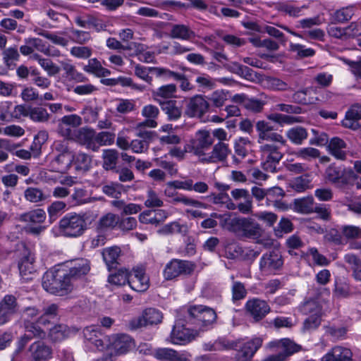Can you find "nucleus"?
<instances>
[{"label": "nucleus", "instance_id": "obj_48", "mask_svg": "<svg viewBox=\"0 0 361 361\" xmlns=\"http://www.w3.org/2000/svg\"><path fill=\"white\" fill-rule=\"evenodd\" d=\"M28 117L34 122L44 123L49 120V114L47 109L43 107L31 106Z\"/></svg>", "mask_w": 361, "mask_h": 361}, {"label": "nucleus", "instance_id": "obj_61", "mask_svg": "<svg viewBox=\"0 0 361 361\" xmlns=\"http://www.w3.org/2000/svg\"><path fill=\"white\" fill-rule=\"evenodd\" d=\"M50 77L58 75L61 71V68L54 63L50 59L43 58L39 64Z\"/></svg>", "mask_w": 361, "mask_h": 361}, {"label": "nucleus", "instance_id": "obj_10", "mask_svg": "<svg viewBox=\"0 0 361 361\" xmlns=\"http://www.w3.org/2000/svg\"><path fill=\"white\" fill-rule=\"evenodd\" d=\"M327 180L336 188L343 189L350 179L357 178L356 174L351 169H341L335 166H329L326 170Z\"/></svg>", "mask_w": 361, "mask_h": 361}, {"label": "nucleus", "instance_id": "obj_46", "mask_svg": "<svg viewBox=\"0 0 361 361\" xmlns=\"http://www.w3.org/2000/svg\"><path fill=\"white\" fill-rule=\"evenodd\" d=\"M47 330L49 331V337L55 342L63 340L70 333L68 326L63 324L54 325L50 329L47 328Z\"/></svg>", "mask_w": 361, "mask_h": 361}, {"label": "nucleus", "instance_id": "obj_43", "mask_svg": "<svg viewBox=\"0 0 361 361\" xmlns=\"http://www.w3.org/2000/svg\"><path fill=\"white\" fill-rule=\"evenodd\" d=\"M118 153L116 149H104L102 153L103 168L106 170H112L116 168Z\"/></svg>", "mask_w": 361, "mask_h": 361}, {"label": "nucleus", "instance_id": "obj_32", "mask_svg": "<svg viewBox=\"0 0 361 361\" xmlns=\"http://www.w3.org/2000/svg\"><path fill=\"white\" fill-rule=\"evenodd\" d=\"M169 35L173 39L190 41L195 37V34L188 26L176 24L171 26Z\"/></svg>", "mask_w": 361, "mask_h": 361}, {"label": "nucleus", "instance_id": "obj_36", "mask_svg": "<svg viewBox=\"0 0 361 361\" xmlns=\"http://www.w3.org/2000/svg\"><path fill=\"white\" fill-rule=\"evenodd\" d=\"M46 219V212L42 209H35L21 214L18 220L24 223L42 224Z\"/></svg>", "mask_w": 361, "mask_h": 361}, {"label": "nucleus", "instance_id": "obj_54", "mask_svg": "<svg viewBox=\"0 0 361 361\" xmlns=\"http://www.w3.org/2000/svg\"><path fill=\"white\" fill-rule=\"evenodd\" d=\"M66 204L63 201H54L47 208L51 221L56 220L66 209Z\"/></svg>", "mask_w": 361, "mask_h": 361}, {"label": "nucleus", "instance_id": "obj_63", "mask_svg": "<svg viewBox=\"0 0 361 361\" xmlns=\"http://www.w3.org/2000/svg\"><path fill=\"white\" fill-rule=\"evenodd\" d=\"M290 50L295 52L300 58L311 57L315 54V51L313 49L306 48L305 46L300 44L290 43Z\"/></svg>", "mask_w": 361, "mask_h": 361}, {"label": "nucleus", "instance_id": "obj_26", "mask_svg": "<svg viewBox=\"0 0 361 361\" xmlns=\"http://www.w3.org/2000/svg\"><path fill=\"white\" fill-rule=\"evenodd\" d=\"M153 356L160 361H190L185 354L180 353L169 348H161L154 350Z\"/></svg>", "mask_w": 361, "mask_h": 361}, {"label": "nucleus", "instance_id": "obj_6", "mask_svg": "<svg viewBox=\"0 0 361 361\" xmlns=\"http://www.w3.org/2000/svg\"><path fill=\"white\" fill-rule=\"evenodd\" d=\"M228 225L230 231L249 238H257L262 233L260 225L251 218L235 217Z\"/></svg>", "mask_w": 361, "mask_h": 361}, {"label": "nucleus", "instance_id": "obj_21", "mask_svg": "<svg viewBox=\"0 0 361 361\" xmlns=\"http://www.w3.org/2000/svg\"><path fill=\"white\" fill-rule=\"evenodd\" d=\"M66 267L68 269V279L72 281L86 275L90 270V262L83 258L76 259L67 262Z\"/></svg>", "mask_w": 361, "mask_h": 361}, {"label": "nucleus", "instance_id": "obj_45", "mask_svg": "<svg viewBox=\"0 0 361 361\" xmlns=\"http://www.w3.org/2000/svg\"><path fill=\"white\" fill-rule=\"evenodd\" d=\"M90 202L87 192L83 188H75L70 197L69 204L73 206H80Z\"/></svg>", "mask_w": 361, "mask_h": 361}, {"label": "nucleus", "instance_id": "obj_56", "mask_svg": "<svg viewBox=\"0 0 361 361\" xmlns=\"http://www.w3.org/2000/svg\"><path fill=\"white\" fill-rule=\"evenodd\" d=\"M355 6H349L337 10L334 14V18L338 23H344L351 19L355 13Z\"/></svg>", "mask_w": 361, "mask_h": 361}, {"label": "nucleus", "instance_id": "obj_58", "mask_svg": "<svg viewBox=\"0 0 361 361\" xmlns=\"http://www.w3.org/2000/svg\"><path fill=\"white\" fill-rule=\"evenodd\" d=\"M70 54L79 59H87L92 54V49L87 46H74L70 49Z\"/></svg>", "mask_w": 361, "mask_h": 361}, {"label": "nucleus", "instance_id": "obj_55", "mask_svg": "<svg viewBox=\"0 0 361 361\" xmlns=\"http://www.w3.org/2000/svg\"><path fill=\"white\" fill-rule=\"evenodd\" d=\"M295 155L300 159L310 161L313 159H317L320 156V152L319 149L307 147L298 149L295 152Z\"/></svg>", "mask_w": 361, "mask_h": 361}, {"label": "nucleus", "instance_id": "obj_53", "mask_svg": "<svg viewBox=\"0 0 361 361\" xmlns=\"http://www.w3.org/2000/svg\"><path fill=\"white\" fill-rule=\"evenodd\" d=\"M142 314L147 325L157 324L161 322L163 318L162 313L155 308H147L143 311Z\"/></svg>", "mask_w": 361, "mask_h": 361}, {"label": "nucleus", "instance_id": "obj_47", "mask_svg": "<svg viewBox=\"0 0 361 361\" xmlns=\"http://www.w3.org/2000/svg\"><path fill=\"white\" fill-rule=\"evenodd\" d=\"M24 197L31 203H38L46 199L43 191L36 187H28L26 188L24 191Z\"/></svg>", "mask_w": 361, "mask_h": 361}, {"label": "nucleus", "instance_id": "obj_1", "mask_svg": "<svg viewBox=\"0 0 361 361\" xmlns=\"http://www.w3.org/2000/svg\"><path fill=\"white\" fill-rule=\"evenodd\" d=\"M256 130L258 133L257 142L259 144L262 167L266 171L274 173L283 157L286 140L282 135L274 132V127L264 121L257 122Z\"/></svg>", "mask_w": 361, "mask_h": 361}, {"label": "nucleus", "instance_id": "obj_62", "mask_svg": "<svg viewBox=\"0 0 361 361\" xmlns=\"http://www.w3.org/2000/svg\"><path fill=\"white\" fill-rule=\"evenodd\" d=\"M115 134L110 132L103 131L97 134L95 133V142L101 146L111 145L114 143Z\"/></svg>", "mask_w": 361, "mask_h": 361}, {"label": "nucleus", "instance_id": "obj_30", "mask_svg": "<svg viewBox=\"0 0 361 361\" xmlns=\"http://www.w3.org/2000/svg\"><path fill=\"white\" fill-rule=\"evenodd\" d=\"M161 110L167 115L170 121H177L182 115V109L178 105L176 100H167L166 102H159Z\"/></svg>", "mask_w": 361, "mask_h": 361}, {"label": "nucleus", "instance_id": "obj_13", "mask_svg": "<svg viewBox=\"0 0 361 361\" xmlns=\"http://www.w3.org/2000/svg\"><path fill=\"white\" fill-rule=\"evenodd\" d=\"M245 309L254 322L262 321L271 312V307L267 301L257 298L248 300L245 305Z\"/></svg>", "mask_w": 361, "mask_h": 361}, {"label": "nucleus", "instance_id": "obj_41", "mask_svg": "<svg viewBox=\"0 0 361 361\" xmlns=\"http://www.w3.org/2000/svg\"><path fill=\"white\" fill-rule=\"evenodd\" d=\"M74 159L73 163L75 169L80 171H87L91 166L92 158L84 152L73 153Z\"/></svg>", "mask_w": 361, "mask_h": 361}, {"label": "nucleus", "instance_id": "obj_22", "mask_svg": "<svg viewBox=\"0 0 361 361\" xmlns=\"http://www.w3.org/2000/svg\"><path fill=\"white\" fill-rule=\"evenodd\" d=\"M230 153L228 145L224 142H218L212 147V150L203 158V162L219 163L224 161Z\"/></svg>", "mask_w": 361, "mask_h": 361}, {"label": "nucleus", "instance_id": "obj_39", "mask_svg": "<svg viewBox=\"0 0 361 361\" xmlns=\"http://www.w3.org/2000/svg\"><path fill=\"white\" fill-rule=\"evenodd\" d=\"M118 223V216L113 213L103 215L97 224V230L103 232L114 228Z\"/></svg>", "mask_w": 361, "mask_h": 361}, {"label": "nucleus", "instance_id": "obj_16", "mask_svg": "<svg viewBox=\"0 0 361 361\" xmlns=\"http://www.w3.org/2000/svg\"><path fill=\"white\" fill-rule=\"evenodd\" d=\"M282 265L281 256L274 251L264 254L259 260V270L263 275L275 274Z\"/></svg>", "mask_w": 361, "mask_h": 361}, {"label": "nucleus", "instance_id": "obj_14", "mask_svg": "<svg viewBox=\"0 0 361 361\" xmlns=\"http://www.w3.org/2000/svg\"><path fill=\"white\" fill-rule=\"evenodd\" d=\"M192 271L193 266L188 261L174 259L166 264L164 276L166 280H171L180 274H190Z\"/></svg>", "mask_w": 361, "mask_h": 361}, {"label": "nucleus", "instance_id": "obj_25", "mask_svg": "<svg viewBox=\"0 0 361 361\" xmlns=\"http://www.w3.org/2000/svg\"><path fill=\"white\" fill-rule=\"evenodd\" d=\"M159 114V109L157 106L148 104L145 106L142 109V116L146 119L137 123V128H154L157 126L156 119Z\"/></svg>", "mask_w": 361, "mask_h": 361}, {"label": "nucleus", "instance_id": "obj_4", "mask_svg": "<svg viewBox=\"0 0 361 361\" xmlns=\"http://www.w3.org/2000/svg\"><path fill=\"white\" fill-rule=\"evenodd\" d=\"M54 150L57 153L51 160L49 167L52 171L66 173L71 166L74 159L66 140H58L54 143Z\"/></svg>", "mask_w": 361, "mask_h": 361}, {"label": "nucleus", "instance_id": "obj_33", "mask_svg": "<svg viewBox=\"0 0 361 361\" xmlns=\"http://www.w3.org/2000/svg\"><path fill=\"white\" fill-rule=\"evenodd\" d=\"M173 185L176 188L187 191H195L197 193H205L209 190V185L203 181H198L194 183L190 178L184 180L183 182H176Z\"/></svg>", "mask_w": 361, "mask_h": 361}, {"label": "nucleus", "instance_id": "obj_35", "mask_svg": "<svg viewBox=\"0 0 361 361\" xmlns=\"http://www.w3.org/2000/svg\"><path fill=\"white\" fill-rule=\"evenodd\" d=\"M83 71L97 77H106L111 74V71L104 68L101 63L95 58L89 59L87 64L83 66Z\"/></svg>", "mask_w": 361, "mask_h": 361}, {"label": "nucleus", "instance_id": "obj_5", "mask_svg": "<svg viewBox=\"0 0 361 361\" xmlns=\"http://www.w3.org/2000/svg\"><path fill=\"white\" fill-rule=\"evenodd\" d=\"M190 322L202 331H207L212 328L216 322L217 315L212 309L204 305H193L188 310Z\"/></svg>", "mask_w": 361, "mask_h": 361}, {"label": "nucleus", "instance_id": "obj_20", "mask_svg": "<svg viewBox=\"0 0 361 361\" xmlns=\"http://www.w3.org/2000/svg\"><path fill=\"white\" fill-rule=\"evenodd\" d=\"M128 284L133 290L137 292H144L148 289L149 279L142 267H135L129 273Z\"/></svg>", "mask_w": 361, "mask_h": 361}, {"label": "nucleus", "instance_id": "obj_50", "mask_svg": "<svg viewBox=\"0 0 361 361\" xmlns=\"http://www.w3.org/2000/svg\"><path fill=\"white\" fill-rule=\"evenodd\" d=\"M233 281L231 286L232 300L233 302L244 299L247 295V290L245 285L240 282L234 281V276H231Z\"/></svg>", "mask_w": 361, "mask_h": 361}, {"label": "nucleus", "instance_id": "obj_24", "mask_svg": "<svg viewBox=\"0 0 361 361\" xmlns=\"http://www.w3.org/2000/svg\"><path fill=\"white\" fill-rule=\"evenodd\" d=\"M75 137L82 145L94 152L99 150V145L95 142V132L93 130L82 128L75 133Z\"/></svg>", "mask_w": 361, "mask_h": 361}, {"label": "nucleus", "instance_id": "obj_49", "mask_svg": "<svg viewBox=\"0 0 361 361\" xmlns=\"http://www.w3.org/2000/svg\"><path fill=\"white\" fill-rule=\"evenodd\" d=\"M4 62L8 69H13L16 66L14 61H18L20 54L16 47H9L3 52Z\"/></svg>", "mask_w": 361, "mask_h": 361}, {"label": "nucleus", "instance_id": "obj_31", "mask_svg": "<svg viewBox=\"0 0 361 361\" xmlns=\"http://www.w3.org/2000/svg\"><path fill=\"white\" fill-rule=\"evenodd\" d=\"M347 145L345 141L338 137H333L328 145L330 154L336 159L345 160L346 158V152L345 149Z\"/></svg>", "mask_w": 361, "mask_h": 361}, {"label": "nucleus", "instance_id": "obj_60", "mask_svg": "<svg viewBox=\"0 0 361 361\" xmlns=\"http://www.w3.org/2000/svg\"><path fill=\"white\" fill-rule=\"evenodd\" d=\"M145 205L149 208L161 207L164 206V201L155 191L149 190L147 191Z\"/></svg>", "mask_w": 361, "mask_h": 361}, {"label": "nucleus", "instance_id": "obj_18", "mask_svg": "<svg viewBox=\"0 0 361 361\" xmlns=\"http://www.w3.org/2000/svg\"><path fill=\"white\" fill-rule=\"evenodd\" d=\"M197 336V331L185 328L184 324L176 322L171 333L170 339L173 344L185 345L194 340Z\"/></svg>", "mask_w": 361, "mask_h": 361}, {"label": "nucleus", "instance_id": "obj_40", "mask_svg": "<svg viewBox=\"0 0 361 361\" xmlns=\"http://www.w3.org/2000/svg\"><path fill=\"white\" fill-rule=\"evenodd\" d=\"M315 203L312 196L295 199L294 200V209L301 214H311L314 212Z\"/></svg>", "mask_w": 361, "mask_h": 361}, {"label": "nucleus", "instance_id": "obj_42", "mask_svg": "<svg viewBox=\"0 0 361 361\" xmlns=\"http://www.w3.org/2000/svg\"><path fill=\"white\" fill-rule=\"evenodd\" d=\"M158 233L161 235L180 233L185 235L188 233V226L185 224H180L178 221H173L165 224L162 228L158 230Z\"/></svg>", "mask_w": 361, "mask_h": 361}, {"label": "nucleus", "instance_id": "obj_29", "mask_svg": "<svg viewBox=\"0 0 361 361\" xmlns=\"http://www.w3.org/2000/svg\"><path fill=\"white\" fill-rule=\"evenodd\" d=\"M177 87L175 84H168L158 87L152 92V98L159 104V102L171 100L175 97Z\"/></svg>", "mask_w": 361, "mask_h": 361}, {"label": "nucleus", "instance_id": "obj_52", "mask_svg": "<svg viewBox=\"0 0 361 361\" xmlns=\"http://www.w3.org/2000/svg\"><path fill=\"white\" fill-rule=\"evenodd\" d=\"M129 272L126 269H121L116 273L111 274L108 278V282L117 286L128 283Z\"/></svg>", "mask_w": 361, "mask_h": 361}, {"label": "nucleus", "instance_id": "obj_59", "mask_svg": "<svg viewBox=\"0 0 361 361\" xmlns=\"http://www.w3.org/2000/svg\"><path fill=\"white\" fill-rule=\"evenodd\" d=\"M267 118L269 120H271L274 122H276L277 123H279V124H283V123L293 124L295 123H298V122L300 121L299 117L288 116V115L278 114V113L271 114L267 116Z\"/></svg>", "mask_w": 361, "mask_h": 361}, {"label": "nucleus", "instance_id": "obj_12", "mask_svg": "<svg viewBox=\"0 0 361 361\" xmlns=\"http://www.w3.org/2000/svg\"><path fill=\"white\" fill-rule=\"evenodd\" d=\"M134 342L133 338L127 334H116L108 337V349L111 355H121L127 353L133 348Z\"/></svg>", "mask_w": 361, "mask_h": 361}, {"label": "nucleus", "instance_id": "obj_11", "mask_svg": "<svg viewBox=\"0 0 361 361\" xmlns=\"http://www.w3.org/2000/svg\"><path fill=\"white\" fill-rule=\"evenodd\" d=\"M184 114L188 118H202L208 111L209 104L205 98L196 94L185 100Z\"/></svg>", "mask_w": 361, "mask_h": 361}, {"label": "nucleus", "instance_id": "obj_15", "mask_svg": "<svg viewBox=\"0 0 361 361\" xmlns=\"http://www.w3.org/2000/svg\"><path fill=\"white\" fill-rule=\"evenodd\" d=\"M262 340L261 338L257 337L252 340L235 344L237 353L235 358L237 361H249L253 357L256 351L261 347Z\"/></svg>", "mask_w": 361, "mask_h": 361}, {"label": "nucleus", "instance_id": "obj_64", "mask_svg": "<svg viewBox=\"0 0 361 361\" xmlns=\"http://www.w3.org/2000/svg\"><path fill=\"white\" fill-rule=\"evenodd\" d=\"M343 236L348 239L361 238V228L353 225H345L341 228Z\"/></svg>", "mask_w": 361, "mask_h": 361}, {"label": "nucleus", "instance_id": "obj_57", "mask_svg": "<svg viewBox=\"0 0 361 361\" xmlns=\"http://www.w3.org/2000/svg\"><path fill=\"white\" fill-rule=\"evenodd\" d=\"M300 311L302 314L309 316L322 314V308L315 300L305 302L300 307Z\"/></svg>", "mask_w": 361, "mask_h": 361}, {"label": "nucleus", "instance_id": "obj_7", "mask_svg": "<svg viewBox=\"0 0 361 361\" xmlns=\"http://www.w3.org/2000/svg\"><path fill=\"white\" fill-rule=\"evenodd\" d=\"M269 346L278 353L264 357L262 361H284L288 357L298 353L301 349L300 345L289 338H282L271 342Z\"/></svg>", "mask_w": 361, "mask_h": 361}, {"label": "nucleus", "instance_id": "obj_34", "mask_svg": "<svg viewBox=\"0 0 361 361\" xmlns=\"http://www.w3.org/2000/svg\"><path fill=\"white\" fill-rule=\"evenodd\" d=\"M120 255L121 249L116 246L108 247L103 250V259L109 270L116 268L117 265L119 264Z\"/></svg>", "mask_w": 361, "mask_h": 361}, {"label": "nucleus", "instance_id": "obj_9", "mask_svg": "<svg viewBox=\"0 0 361 361\" xmlns=\"http://www.w3.org/2000/svg\"><path fill=\"white\" fill-rule=\"evenodd\" d=\"M183 180H173L169 181L166 183V187L164 191V195L168 197L169 202L172 204H178L179 203L183 204L185 206H190L196 208L204 207V204L202 202L195 200L193 198L187 197L185 195L178 193L176 190H180L179 188H176L173 183L176 182H183Z\"/></svg>", "mask_w": 361, "mask_h": 361}, {"label": "nucleus", "instance_id": "obj_38", "mask_svg": "<svg viewBox=\"0 0 361 361\" xmlns=\"http://www.w3.org/2000/svg\"><path fill=\"white\" fill-rule=\"evenodd\" d=\"M288 140L296 145H300L307 138V130L302 126H295L288 129L286 133Z\"/></svg>", "mask_w": 361, "mask_h": 361}, {"label": "nucleus", "instance_id": "obj_2", "mask_svg": "<svg viewBox=\"0 0 361 361\" xmlns=\"http://www.w3.org/2000/svg\"><path fill=\"white\" fill-rule=\"evenodd\" d=\"M97 217L93 211L80 214H66L59 221V228L66 237L77 238L82 235L87 228V223L91 224Z\"/></svg>", "mask_w": 361, "mask_h": 361}, {"label": "nucleus", "instance_id": "obj_17", "mask_svg": "<svg viewBox=\"0 0 361 361\" xmlns=\"http://www.w3.org/2000/svg\"><path fill=\"white\" fill-rule=\"evenodd\" d=\"M85 339L99 351H102L108 346V336L104 335L101 329L95 325L85 327L83 329Z\"/></svg>", "mask_w": 361, "mask_h": 361}, {"label": "nucleus", "instance_id": "obj_23", "mask_svg": "<svg viewBox=\"0 0 361 361\" xmlns=\"http://www.w3.org/2000/svg\"><path fill=\"white\" fill-rule=\"evenodd\" d=\"M18 305L15 296L6 295L0 302V317L4 324L18 312Z\"/></svg>", "mask_w": 361, "mask_h": 361}, {"label": "nucleus", "instance_id": "obj_19", "mask_svg": "<svg viewBox=\"0 0 361 361\" xmlns=\"http://www.w3.org/2000/svg\"><path fill=\"white\" fill-rule=\"evenodd\" d=\"M23 324L25 333L18 341L20 348H24L25 345L34 337L44 338L46 336V327L42 328V325L38 323V319L36 322L25 320Z\"/></svg>", "mask_w": 361, "mask_h": 361}, {"label": "nucleus", "instance_id": "obj_3", "mask_svg": "<svg viewBox=\"0 0 361 361\" xmlns=\"http://www.w3.org/2000/svg\"><path fill=\"white\" fill-rule=\"evenodd\" d=\"M42 287L46 291L60 296L68 294L73 289L72 283L68 279V271L64 269L46 271L42 277Z\"/></svg>", "mask_w": 361, "mask_h": 361}, {"label": "nucleus", "instance_id": "obj_44", "mask_svg": "<svg viewBox=\"0 0 361 361\" xmlns=\"http://www.w3.org/2000/svg\"><path fill=\"white\" fill-rule=\"evenodd\" d=\"M42 314L38 318V323L43 327L49 324V319L54 318L58 314V306L56 304H51L45 306L41 310Z\"/></svg>", "mask_w": 361, "mask_h": 361}, {"label": "nucleus", "instance_id": "obj_8", "mask_svg": "<svg viewBox=\"0 0 361 361\" xmlns=\"http://www.w3.org/2000/svg\"><path fill=\"white\" fill-rule=\"evenodd\" d=\"M214 138L208 130H201L195 133V137L188 144V149L190 153L199 157L203 162V158L206 157L207 152L212 146Z\"/></svg>", "mask_w": 361, "mask_h": 361}, {"label": "nucleus", "instance_id": "obj_27", "mask_svg": "<svg viewBox=\"0 0 361 361\" xmlns=\"http://www.w3.org/2000/svg\"><path fill=\"white\" fill-rule=\"evenodd\" d=\"M32 361H48L51 357L52 350L50 347L42 341L32 343L30 347Z\"/></svg>", "mask_w": 361, "mask_h": 361}, {"label": "nucleus", "instance_id": "obj_28", "mask_svg": "<svg viewBox=\"0 0 361 361\" xmlns=\"http://www.w3.org/2000/svg\"><path fill=\"white\" fill-rule=\"evenodd\" d=\"M321 361H353L352 353L348 348L335 346L322 357Z\"/></svg>", "mask_w": 361, "mask_h": 361}, {"label": "nucleus", "instance_id": "obj_37", "mask_svg": "<svg viewBox=\"0 0 361 361\" xmlns=\"http://www.w3.org/2000/svg\"><path fill=\"white\" fill-rule=\"evenodd\" d=\"M33 263L34 257L29 252L26 251L18 262L20 274L25 280L30 279L26 277L27 275L31 274L35 271Z\"/></svg>", "mask_w": 361, "mask_h": 361}, {"label": "nucleus", "instance_id": "obj_51", "mask_svg": "<svg viewBox=\"0 0 361 361\" xmlns=\"http://www.w3.org/2000/svg\"><path fill=\"white\" fill-rule=\"evenodd\" d=\"M156 67H147L137 64L135 66V75L147 84L152 85L153 79L152 77L149 75V73H154V69Z\"/></svg>", "mask_w": 361, "mask_h": 361}]
</instances>
